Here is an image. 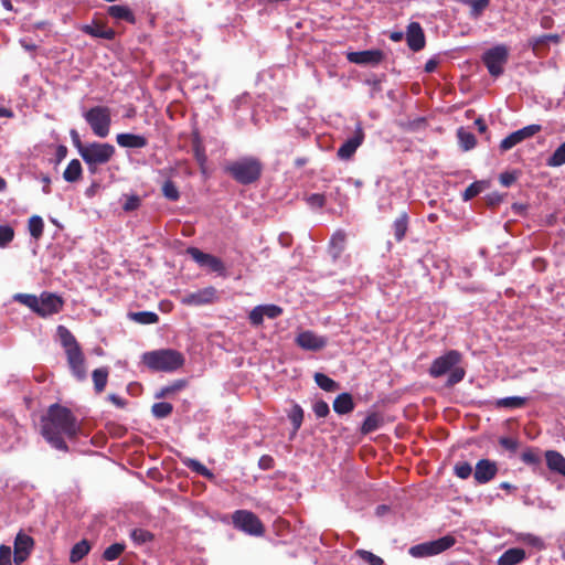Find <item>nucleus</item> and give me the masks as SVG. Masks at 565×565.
<instances>
[{"instance_id":"412c9836","label":"nucleus","mask_w":565,"mask_h":565,"mask_svg":"<svg viewBox=\"0 0 565 565\" xmlns=\"http://www.w3.org/2000/svg\"><path fill=\"white\" fill-rule=\"evenodd\" d=\"M82 31L85 34H88L93 38L105 39V40H109V41H111L116 38L115 30H113L110 28H106L98 23L85 24L82 28Z\"/></svg>"},{"instance_id":"c756f323","label":"nucleus","mask_w":565,"mask_h":565,"mask_svg":"<svg viewBox=\"0 0 565 565\" xmlns=\"http://www.w3.org/2000/svg\"><path fill=\"white\" fill-rule=\"evenodd\" d=\"M128 318L139 324H154L159 321V316L153 311L128 312Z\"/></svg>"},{"instance_id":"20e7f679","label":"nucleus","mask_w":565,"mask_h":565,"mask_svg":"<svg viewBox=\"0 0 565 565\" xmlns=\"http://www.w3.org/2000/svg\"><path fill=\"white\" fill-rule=\"evenodd\" d=\"M143 364L153 372L171 373L184 364V356L173 349H160L145 352L141 356Z\"/></svg>"},{"instance_id":"5701e85b","label":"nucleus","mask_w":565,"mask_h":565,"mask_svg":"<svg viewBox=\"0 0 565 565\" xmlns=\"http://www.w3.org/2000/svg\"><path fill=\"white\" fill-rule=\"evenodd\" d=\"M107 13L115 20H124L130 24L136 23V17L131 9L127 6L114 4L109 6L107 9Z\"/></svg>"},{"instance_id":"052dcab7","label":"nucleus","mask_w":565,"mask_h":565,"mask_svg":"<svg viewBox=\"0 0 565 565\" xmlns=\"http://www.w3.org/2000/svg\"><path fill=\"white\" fill-rule=\"evenodd\" d=\"M193 153H194V158H195L196 162L201 167H204L207 158H206L204 148L202 147V145L199 141L193 143Z\"/></svg>"},{"instance_id":"ea45409f","label":"nucleus","mask_w":565,"mask_h":565,"mask_svg":"<svg viewBox=\"0 0 565 565\" xmlns=\"http://www.w3.org/2000/svg\"><path fill=\"white\" fill-rule=\"evenodd\" d=\"M381 424H382V419L377 414H375V413L370 414L363 420L362 426H361V431H362V434L373 433L380 428Z\"/></svg>"},{"instance_id":"cd10ccee","label":"nucleus","mask_w":565,"mask_h":565,"mask_svg":"<svg viewBox=\"0 0 565 565\" xmlns=\"http://www.w3.org/2000/svg\"><path fill=\"white\" fill-rule=\"evenodd\" d=\"M181 462L186 468H189L190 470H192L193 472H195L202 477H205L207 479L214 478L213 472L196 459L184 457L181 459Z\"/></svg>"},{"instance_id":"4468645a","label":"nucleus","mask_w":565,"mask_h":565,"mask_svg":"<svg viewBox=\"0 0 565 565\" xmlns=\"http://www.w3.org/2000/svg\"><path fill=\"white\" fill-rule=\"evenodd\" d=\"M295 342L302 350L317 352L327 347L328 338L318 335L311 330H305L297 334Z\"/></svg>"},{"instance_id":"0e129e2a","label":"nucleus","mask_w":565,"mask_h":565,"mask_svg":"<svg viewBox=\"0 0 565 565\" xmlns=\"http://www.w3.org/2000/svg\"><path fill=\"white\" fill-rule=\"evenodd\" d=\"M70 137L73 146L77 149L79 156L82 154L83 149H85L86 143L82 142L81 136L76 129H71Z\"/></svg>"},{"instance_id":"4be33fe9","label":"nucleus","mask_w":565,"mask_h":565,"mask_svg":"<svg viewBox=\"0 0 565 565\" xmlns=\"http://www.w3.org/2000/svg\"><path fill=\"white\" fill-rule=\"evenodd\" d=\"M526 558V553L523 548L511 547L508 548L498 559V565H518Z\"/></svg>"},{"instance_id":"37998d69","label":"nucleus","mask_w":565,"mask_h":565,"mask_svg":"<svg viewBox=\"0 0 565 565\" xmlns=\"http://www.w3.org/2000/svg\"><path fill=\"white\" fill-rule=\"evenodd\" d=\"M172 411L173 406L168 402L154 403L151 407L152 415L158 419L168 417L172 413Z\"/></svg>"},{"instance_id":"603ef678","label":"nucleus","mask_w":565,"mask_h":565,"mask_svg":"<svg viewBox=\"0 0 565 565\" xmlns=\"http://www.w3.org/2000/svg\"><path fill=\"white\" fill-rule=\"evenodd\" d=\"M14 231L10 225H0V248L6 247L12 242Z\"/></svg>"},{"instance_id":"7c9ffc66","label":"nucleus","mask_w":565,"mask_h":565,"mask_svg":"<svg viewBox=\"0 0 565 565\" xmlns=\"http://www.w3.org/2000/svg\"><path fill=\"white\" fill-rule=\"evenodd\" d=\"M82 164L78 159H73L68 162L63 172V178L66 182H76L82 175Z\"/></svg>"},{"instance_id":"39448f33","label":"nucleus","mask_w":565,"mask_h":565,"mask_svg":"<svg viewBox=\"0 0 565 565\" xmlns=\"http://www.w3.org/2000/svg\"><path fill=\"white\" fill-rule=\"evenodd\" d=\"M225 172L237 183L249 185L260 178L263 164L256 157L245 156L228 162L225 167Z\"/></svg>"},{"instance_id":"f3484780","label":"nucleus","mask_w":565,"mask_h":565,"mask_svg":"<svg viewBox=\"0 0 565 565\" xmlns=\"http://www.w3.org/2000/svg\"><path fill=\"white\" fill-rule=\"evenodd\" d=\"M407 46L413 52H419L425 47L426 38L419 22H411L405 31Z\"/></svg>"},{"instance_id":"e433bc0d","label":"nucleus","mask_w":565,"mask_h":565,"mask_svg":"<svg viewBox=\"0 0 565 565\" xmlns=\"http://www.w3.org/2000/svg\"><path fill=\"white\" fill-rule=\"evenodd\" d=\"M561 36L559 34H543L539 36H533L529 40V45L533 51H537L540 46L545 45L547 42L559 43Z\"/></svg>"},{"instance_id":"c03bdc74","label":"nucleus","mask_w":565,"mask_h":565,"mask_svg":"<svg viewBox=\"0 0 565 565\" xmlns=\"http://www.w3.org/2000/svg\"><path fill=\"white\" fill-rule=\"evenodd\" d=\"M126 544L125 543H114L109 545L103 553V558L113 562L117 559L120 554L125 551Z\"/></svg>"},{"instance_id":"9d476101","label":"nucleus","mask_w":565,"mask_h":565,"mask_svg":"<svg viewBox=\"0 0 565 565\" xmlns=\"http://www.w3.org/2000/svg\"><path fill=\"white\" fill-rule=\"evenodd\" d=\"M235 529L252 535L260 536L264 534V525L256 514L247 510H237L232 515Z\"/></svg>"},{"instance_id":"6ab92c4d","label":"nucleus","mask_w":565,"mask_h":565,"mask_svg":"<svg viewBox=\"0 0 565 565\" xmlns=\"http://www.w3.org/2000/svg\"><path fill=\"white\" fill-rule=\"evenodd\" d=\"M498 472V466L490 459H480L473 471V478L477 483L484 484L490 482Z\"/></svg>"},{"instance_id":"ddd939ff","label":"nucleus","mask_w":565,"mask_h":565,"mask_svg":"<svg viewBox=\"0 0 565 565\" xmlns=\"http://www.w3.org/2000/svg\"><path fill=\"white\" fill-rule=\"evenodd\" d=\"M364 131L361 122L355 125L353 136L349 137L338 149L337 156L341 160H349L364 141Z\"/></svg>"},{"instance_id":"79ce46f5","label":"nucleus","mask_w":565,"mask_h":565,"mask_svg":"<svg viewBox=\"0 0 565 565\" xmlns=\"http://www.w3.org/2000/svg\"><path fill=\"white\" fill-rule=\"evenodd\" d=\"M130 539L135 545H145L153 540V534L145 529H134L130 532Z\"/></svg>"},{"instance_id":"5fc2aeb1","label":"nucleus","mask_w":565,"mask_h":565,"mask_svg":"<svg viewBox=\"0 0 565 565\" xmlns=\"http://www.w3.org/2000/svg\"><path fill=\"white\" fill-rule=\"evenodd\" d=\"M312 411L317 418H324L330 413V407L327 402L319 399L312 404Z\"/></svg>"},{"instance_id":"864d4df0","label":"nucleus","mask_w":565,"mask_h":565,"mask_svg":"<svg viewBox=\"0 0 565 565\" xmlns=\"http://www.w3.org/2000/svg\"><path fill=\"white\" fill-rule=\"evenodd\" d=\"M260 308L264 317L268 319H276L282 313V308L274 303L260 305Z\"/></svg>"},{"instance_id":"a19ab883","label":"nucleus","mask_w":565,"mask_h":565,"mask_svg":"<svg viewBox=\"0 0 565 565\" xmlns=\"http://www.w3.org/2000/svg\"><path fill=\"white\" fill-rule=\"evenodd\" d=\"M29 232L34 239H39L43 235L44 223L41 216L33 215L29 218Z\"/></svg>"},{"instance_id":"9b49d317","label":"nucleus","mask_w":565,"mask_h":565,"mask_svg":"<svg viewBox=\"0 0 565 565\" xmlns=\"http://www.w3.org/2000/svg\"><path fill=\"white\" fill-rule=\"evenodd\" d=\"M186 254L200 266L209 268L211 271L216 273L220 276H226V270L223 262L212 255L202 252L198 247H189Z\"/></svg>"},{"instance_id":"bb28decb","label":"nucleus","mask_w":565,"mask_h":565,"mask_svg":"<svg viewBox=\"0 0 565 565\" xmlns=\"http://www.w3.org/2000/svg\"><path fill=\"white\" fill-rule=\"evenodd\" d=\"M526 402H527V397H523V396H507V397L498 398L494 402V405H495L497 408L515 409V408L523 407L526 404Z\"/></svg>"},{"instance_id":"338daca9","label":"nucleus","mask_w":565,"mask_h":565,"mask_svg":"<svg viewBox=\"0 0 565 565\" xmlns=\"http://www.w3.org/2000/svg\"><path fill=\"white\" fill-rule=\"evenodd\" d=\"M274 458L269 455H263L258 460V467L262 470H270L274 468Z\"/></svg>"},{"instance_id":"1a4fd4ad","label":"nucleus","mask_w":565,"mask_h":565,"mask_svg":"<svg viewBox=\"0 0 565 565\" xmlns=\"http://www.w3.org/2000/svg\"><path fill=\"white\" fill-rule=\"evenodd\" d=\"M455 543L456 539L454 536L445 535L434 541L416 544L408 550V553L415 558L429 557L449 550Z\"/></svg>"},{"instance_id":"a878e982","label":"nucleus","mask_w":565,"mask_h":565,"mask_svg":"<svg viewBox=\"0 0 565 565\" xmlns=\"http://www.w3.org/2000/svg\"><path fill=\"white\" fill-rule=\"evenodd\" d=\"M287 416L292 425V434L291 435L294 436L298 433V430L300 429V427L302 425L303 417H305L303 408L299 404L294 403L291 408L288 411Z\"/></svg>"},{"instance_id":"aec40b11","label":"nucleus","mask_w":565,"mask_h":565,"mask_svg":"<svg viewBox=\"0 0 565 565\" xmlns=\"http://www.w3.org/2000/svg\"><path fill=\"white\" fill-rule=\"evenodd\" d=\"M116 142L121 148L140 149L148 145V140L142 135L131 132H121L116 136Z\"/></svg>"},{"instance_id":"bf43d9fd","label":"nucleus","mask_w":565,"mask_h":565,"mask_svg":"<svg viewBox=\"0 0 565 565\" xmlns=\"http://www.w3.org/2000/svg\"><path fill=\"white\" fill-rule=\"evenodd\" d=\"M141 204V199L138 195H129L126 198L125 203L122 204V209L126 212H131L137 210Z\"/></svg>"},{"instance_id":"de8ad7c7","label":"nucleus","mask_w":565,"mask_h":565,"mask_svg":"<svg viewBox=\"0 0 565 565\" xmlns=\"http://www.w3.org/2000/svg\"><path fill=\"white\" fill-rule=\"evenodd\" d=\"M483 190V182L482 181H476L472 182L462 193V200L465 202L470 201L471 199L479 195Z\"/></svg>"},{"instance_id":"2f4dec72","label":"nucleus","mask_w":565,"mask_h":565,"mask_svg":"<svg viewBox=\"0 0 565 565\" xmlns=\"http://www.w3.org/2000/svg\"><path fill=\"white\" fill-rule=\"evenodd\" d=\"M408 228V215L406 212L399 214V216L393 223V233L397 242H401Z\"/></svg>"},{"instance_id":"7ed1b4c3","label":"nucleus","mask_w":565,"mask_h":565,"mask_svg":"<svg viewBox=\"0 0 565 565\" xmlns=\"http://www.w3.org/2000/svg\"><path fill=\"white\" fill-rule=\"evenodd\" d=\"M56 331L61 344L65 350L67 363L73 376L78 381L86 380L87 370L85 366V358L75 337L64 326H58Z\"/></svg>"},{"instance_id":"a18cd8bd","label":"nucleus","mask_w":565,"mask_h":565,"mask_svg":"<svg viewBox=\"0 0 565 565\" xmlns=\"http://www.w3.org/2000/svg\"><path fill=\"white\" fill-rule=\"evenodd\" d=\"M490 4V0H470L466 6L470 7V17L477 19Z\"/></svg>"},{"instance_id":"423d86ee","label":"nucleus","mask_w":565,"mask_h":565,"mask_svg":"<svg viewBox=\"0 0 565 565\" xmlns=\"http://www.w3.org/2000/svg\"><path fill=\"white\" fill-rule=\"evenodd\" d=\"M116 153V148L108 142H88L82 151V159L92 174L97 172L99 166L108 163Z\"/></svg>"},{"instance_id":"a211bd4d","label":"nucleus","mask_w":565,"mask_h":565,"mask_svg":"<svg viewBox=\"0 0 565 565\" xmlns=\"http://www.w3.org/2000/svg\"><path fill=\"white\" fill-rule=\"evenodd\" d=\"M383 57L384 54L381 50L355 51L347 54L348 61L358 65H377Z\"/></svg>"},{"instance_id":"09e8293b","label":"nucleus","mask_w":565,"mask_h":565,"mask_svg":"<svg viewBox=\"0 0 565 565\" xmlns=\"http://www.w3.org/2000/svg\"><path fill=\"white\" fill-rule=\"evenodd\" d=\"M162 193L164 198L170 201H178L180 198V192L171 180L164 181L162 185Z\"/></svg>"},{"instance_id":"f03ea898","label":"nucleus","mask_w":565,"mask_h":565,"mask_svg":"<svg viewBox=\"0 0 565 565\" xmlns=\"http://www.w3.org/2000/svg\"><path fill=\"white\" fill-rule=\"evenodd\" d=\"M462 354L457 350H449L443 355L436 358L429 369L428 374L433 379L441 377L448 374L446 385L448 387L460 383L466 375V370L460 366Z\"/></svg>"},{"instance_id":"b1692460","label":"nucleus","mask_w":565,"mask_h":565,"mask_svg":"<svg viewBox=\"0 0 565 565\" xmlns=\"http://www.w3.org/2000/svg\"><path fill=\"white\" fill-rule=\"evenodd\" d=\"M546 465L550 470L555 471L565 477V457L555 450L545 452Z\"/></svg>"},{"instance_id":"4d7b16f0","label":"nucleus","mask_w":565,"mask_h":565,"mask_svg":"<svg viewBox=\"0 0 565 565\" xmlns=\"http://www.w3.org/2000/svg\"><path fill=\"white\" fill-rule=\"evenodd\" d=\"M264 319H265V317L263 315L260 305L254 307L248 315V320H249L250 324L254 327L262 326L264 322Z\"/></svg>"},{"instance_id":"e2e57ef3","label":"nucleus","mask_w":565,"mask_h":565,"mask_svg":"<svg viewBox=\"0 0 565 565\" xmlns=\"http://www.w3.org/2000/svg\"><path fill=\"white\" fill-rule=\"evenodd\" d=\"M12 551L11 547L4 544L0 545V565H12L11 563Z\"/></svg>"},{"instance_id":"f8f14e48","label":"nucleus","mask_w":565,"mask_h":565,"mask_svg":"<svg viewBox=\"0 0 565 565\" xmlns=\"http://www.w3.org/2000/svg\"><path fill=\"white\" fill-rule=\"evenodd\" d=\"M541 130L542 126L539 124L527 125L521 129H518L501 140L500 150L508 151L515 147L516 145L521 143L523 140L532 138Z\"/></svg>"},{"instance_id":"f257e3e1","label":"nucleus","mask_w":565,"mask_h":565,"mask_svg":"<svg viewBox=\"0 0 565 565\" xmlns=\"http://www.w3.org/2000/svg\"><path fill=\"white\" fill-rule=\"evenodd\" d=\"M78 431L77 420L71 409L53 404L42 418L41 434L50 446L60 451H68L63 436L73 438Z\"/></svg>"},{"instance_id":"f704fd0d","label":"nucleus","mask_w":565,"mask_h":565,"mask_svg":"<svg viewBox=\"0 0 565 565\" xmlns=\"http://www.w3.org/2000/svg\"><path fill=\"white\" fill-rule=\"evenodd\" d=\"M315 382L321 390L326 392H334L339 388V383L324 373L317 372L315 374Z\"/></svg>"},{"instance_id":"2eb2a0df","label":"nucleus","mask_w":565,"mask_h":565,"mask_svg":"<svg viewBox=\"0 0 565 565\" xmlns=\"http://www.w3.org/2000/svg\"><path fill=\"white\" fill-rule=\"evenodd\" d=\"M39 306L36 313L41 317H49L57 313L63 307V300L60 296L51 292H42L38 298Z\"/></svg>"},{"instance_id":"c9c22d12","label":"nucleus","mask_w":565,"mask_h":565,"mask_svg":"<svg viewBox=\"0 0 565 565\" xmlns=\"http://www.w3.org/2000/svg\"><path fill=\"white\" fill-rule=\"evenodd\" d=\"M33 543V539L30 535L19 532L14 540V551L31 553Z\"/></svg>"},{"instance_id":"49530a36","label":"nucleus","mask_w":565,"mask_h":565,"mask_svg":"<svg viewBox=\"0 0 565 565\" xmlns=\"http://www.w3.org/2000/svg\"><path fill=\"white\" fill-rule=\"evenodd\" d=\"M14 299L20 303L29 307L32 311L36 313V309L39 306L38 297L30 294H17Z\"/></svg>"},{"instance_id":"4c0bfd02","label":"nucleus","mask_w":565,"mask_h":565,"mask_svg":"<svg viewBox=\"0 0 565 565\" xmlns=\"http://www.w3.org/2000/svg\"><path fill=\"white\" fill-rule=\"evenodd\" d=\"M457 137L459 140L460 147L465 150H471L476 146V137L472 132L466 130L465 128H459L457 131Z\"/></svg>"},{"instance_id":"393cba45","label":"nucleus","mask_w":565,"mask_h":565,"mask_svg":"<svg viewBox=\"0 0 565 565\" xmlns=\"http://www.w3.org/2000/svg\"><path fill=\"white\" fill-rule=\"evenodd\" d=\"M354 402L350 393H341L333 401V411L339 415H347L354 409Z\"/></svg>"},{"instance_id":"8fccbe9b","label":"nucleus","mask_w":565,"mask_h":565,"mask_svg":"<svg viewBox=\"0 0 565 565\" xmlns=\"http://www.w3.org/2000/svg\"><path fill=\"white\" fill-rule=\"evenodd\" d=\"M454 472L455 475L460 479H468L472 473V467L467 461H458L454 466Z\"/></svg>"},{"instance_id":"6e6552de","label":"nucleus","mask_w":565,"mask_h":565,"mask_svg":"<svg viewBox=\"0 0 565 565\" xmlns=\"http://www.w3.org/2000/svg\"><path fill=\"white\" fill-rule=\"evenodd\" d=\"M481 60L489 74L497 78L504 72V65L509 60V49L504 44H497L484 51Z\"/></svg>"},{"instance_id":"6e6d98bb","label":"nucleus","mask_w":565,"mask_h":565,"mask_svg":"<svg viewBox=\"0 0 565 565\" xmlns=\"http://www.w3.org/2000/svg\"><path fill=\"white\" fill-rule=\"evenodd\" d=\"M520 540L522 542H524L525 544L527 545H531L537 550H542L544 548V541L540 537V536H536L534 534H531V533H525V534H522Z\"/></svg>"},{"instance_id":"774afa93","label":"nucleus","mask_w":565,"mask_h":565,"mask_svg":"<svg viewBox=\"0 0 565 565\" xmlns=\"http://www.w3.org/2000/svg\"><path fill=\"white\" fill-rule=\"evenodd\" d=\"M438 58L437 57H431L429 58L426 63H425V72L426 73H433L436 71L437 66H438Z\"/></svg>"},{"instance_id":"69168bd1","label":"nucleus","mask_w":565,"mask_h":565,"mask_svg":"<svg viewBox=\"0 0 565 565\" xmlns=\"http://www.w3.org/2000/svg\"><path fill=\"white\" fill-rule=\"evenodd\" d=\"M499 180L503 186L509 188L515 182L516 174L514 172L507 171L500 174Z\"/></svg>"},{"instance_id":"dca6fc26","label":"nucleus","mask_w":565,"mask_h":565,"mask_svg":"<svg viewBox=\"0 0 565 565\" xmlns=\"http://www.w3.org/2000/svg\"><path fill=\"white\" fill-rule=\"evenodd\" d=\"M216 289L212 286L200 290L189 292L182 297L181 302L185 306H204L212 303L216 299Z\"/></svg>"},{"instance_id":"680f3d73","label":"nucleus","mask_w":565,"mask_h":565,"mask_svg":"<svg viewBox=\"0 0 565 565\" xmlns=\"http://www.w3.org/2000/svg\"><path fill=\"white\" fill-rule=\"evenodd\" d=\"M499 444L501 447L509 450L510 452H515L519 448V441L515 438L511 437H500Z\"/></svg>"},{"instance_id":"13d9d810","label":"nucleus","mask_w":565,"mask_h":565,"mask_svg":"<svg viewBox=\"0 0 565 565\" xmlns=\"http://www.w3.org/2000/svg\"><path fill=\"white\" fill-rule=\"evenodd\" d=\"M307 203L313 209H322L326 204V196L320 193H312L307 196Z\"/></svg>"},{"instance_id":"c85d7f7f","label":"nucleus","mask_w":565,"mask_h":565,"mask_svg":"<svg viewBox=\"0 0 565 565\" xmlns=\"http://www.w3.org/2000/svg\"><path fill=\"white\" fill-rule=\"evenodd\" d=\"M345 234L342 231L335 232L330 239L329 252L337 259L344 249Z\"/></svg>"},{"instance_id":"72a5a7b5","label":"nucleus","mask_w":565,"mask_h":565,"mask_svg":"<svg viewBox=\"0 0 565 565\" xmlns=\"http://www.w3.org/2000/svg\"><path fill=\"white\" fill-rule=\"evenodd\" d=\"M565 164V141L561 143L554 152L546 159V166L559 168Z\"/></svg>"},{"instance_id":"58836bf2","label":"nucleus","mask_w":565,"mask_h":565,"mask_svg":"<svg viewBox=\"0 0 565 565\" xmlns=\"http://www.w3.org/2000/svg\"><path fill=\"white\" fill-rule=\"evenodd\" d=\"M94 387L97 393H100L105 390L108 379V369L99 367L93 371L92 374Z\"/></svg>"},{"instance_id":"3c124183","label":"nucleus","mask_w":565,"mask_h":565,"mask_svg":"<svg viewBox=\"0 0 565 565\" xmlns=\"http://www.w3.org/2000/svg\"><path fill=\"white\" fill-rule=\"evenodd\" d=\"M356 555L369 565H384V561L382 557L373 554L372 552L365 550H358Z\"/></svg>"},{"instance_id":"473e14b6","label":"nucleus","mask_w":565,"mask_h":565,"mask_svg":"<svg viewBox=\"0 0 565 565\" xmlns=\"http://www.w3.org/2000/svg\"><path fill=\"white\" fill-rule=\"evenodd\" d=\"M90 545L87 540L77 542L71 550L70 561L72 563H78L84 556L88 554Z\"/></svg>"},{"instance_id":"0eeeda50","label":"nucleus","mask_w":565,"mask_h":565,"mask_svg":"<svg viewBox=\"0 0 565 565\" xmlns=\"http://www.w3.org/2000/svg\"><path fill=\"white\" fill-rule=\"evenodd\" d=\"M94 135L106 138L110 132L111 115L108 107L94 106L83 114Z\"/></svg>"}]
</instances>
